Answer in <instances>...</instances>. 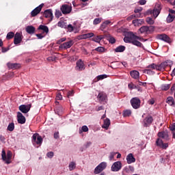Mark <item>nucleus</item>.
<instances>
[{
	"label": "nucleus",
	"mask_w": 175,
	"mask_h": 175,
	"mask_svg": "<svg viewBox=\"0 0 175 175\" xmlns=\"http://www.w3.org/2000/svg\"><path fill=\"white\" fill-rule=\"evenodd\" d=\"M106 77H107V75H98L96 77V79H97L96 81H99V80H103V79H106Z\"/></svg>",
	"instance_id": "46"
},
{
	"label": "nucleus",
	"mask_w": 175,
	"mask_h": 175,
	"mask_svg": "<svg viewBox=\"0 0 175 175\" xmlns=\"http://www.w3.org/2000/svg\"><path fill=\"white\" fill-rule=\"evenodd\" d=\"M73 94H75V92L73 90L68 91L67 93V98H70V96H73Z\"/></svg>",
	"instance_id": "58"
},
{
	"label": "nucleus",
	"mask_w": 175,
	"mask_h": 175,
	"mask_svg": "<svg viewBox=\"0 0 175 175\" xmlns=\"http://www.w3.org/2000/svg\"><path fill=\"white\" fill-rule=\"evenodd\" d=\"M109 24H111V21H105L100 25V30L103 31L105 28L109 25Z\"/></svg>",
	"instance_id": "27"
},
{
	"label": "nucleus",
	"mask_w": 175,
	"mask_h": 175,
	"mask_svg": "<svg viewBox=\"0 0 175 175\" xmlns=\"http://www.w3.org/2000/svg\"><path fill=\"white\" fill-rule=\"evenodd\" d=\"M96 51H98V53H103L105 51V48L103 46H98L95 49Z\"/></svg>",
	"instance_id": "47"
},
{
	"label": "nucleus",
	"mask_w": 175,
	"mask_h": 175,
	"mask_svg": "<svg viewBox=\"0 0 175 175\" xmlns=\"http://www.w3.org/2000/svg\"><path fill=\"white\" fill-rule=\"evenodd\" d=\"M54 139H59V132H55L53 134Z\"/></svg>",
	"instance_id": "60"
},
{
	"label": "nucleus",
	"mask_w": 175,
	"mask_h": 175,
	"mask_svg": "<svg viewBox=\"0 0 175 175\" xmlns=\"http://www.w3.org/2000/svg\"><path fill=\"white\" fill-rule=\"evenodd\" d=\"M144 73L146 75H154V72L150 69H146L144 70Z\"/></svg>",
	"instance_id": "51"
},
{
	"label": "nucleus",
	"mask_w": 175,
	"mask_h": 175,
	"mask_svg": "<svg viewBox=\"0 0 175 175\" xmlns=\"http://www.w3.org/2000/svg\"><path fill=\"white\" fill-rule=\"evenodd\" d=\"M8 131L10 132H13V131H14V123L12 122L8 124Z\"/></svg>",
	"instance_id": "37"
},
{
	"label": "nucleus",
	"mask_w": 175,
	"mask_h": 175,
	"mask_svg": "<svg viewBox=\"0 0 175 175\" xmlns=\"http://www.w3.org/2000/svg\"><path fill=\"white\" fill-rule=\"evenodd\" d=\"M146 21L150 25H152L154 24V20L152 19V18H150V17L146 18Z\"/></svg>",
	"instance_id": "44"
},
{
	"label": "nucleus",
	"mask_w": 175,
	"mask_h": 175,
	"mask_svg": "<svg viewBox=\"0 0 175 175\" xmlns=\"http://www.w3.org/2000/svg\"><path fill=\"white\" fill-rule=\"evenodd\" d=\"M48 61H55L57 59V57L55 56H51L47 58Z\"/></svg>",
	"instance_id": "61"
},
{
	"label": "nucleus",
	"mask_w": 175,
	"mask_h": 175,
	"mask_svg": "<svg viewBox=\"0 0 175 175\" xmlns=\"http://www.w3.org/2000/svg\"><path fill=\"white\" fill-rule=\"evenodd\" d=\"M97 98L98 99L99 102H105V100H106L107 98V96L106 95V93L100 92L98 94Z\"/></svg>",
	"instance_id": "19"
},
{
	"label": "nucleus",
	"mask_w": 175,
	"mask_h": 175,
	"mask_svg": "<svg viewBox=\"0 0 175 175\" xmlns=\"http://www.w3.org/2000/svg\"><path fill=\"white\" fill-rule=\"evenodd\" d=\"M167 63H166V62H162L160 65H159L160 71L165 70V68H167Z\"/></svg>",
	"instance_id": "33"
},
{
	"label": "nucleus",
	"mask_w": 175,
	"mask_h": 175,
	"mask_svg": "<svg viewBox=\"0 0 175 175\" xmlns=\"http://www.w3.org/2000/svg\"><path fill=\"white\" fill-rule=\"evenodd\" d=\"M170 131H172V132H173L174 131H175V123H173V124L170 126Z\"/></svg>",
	"instance_id": "63"
},
{
	"label": "nucleus",
	"mask_w": 175,
	"mask_h": 175,
	"mask_svg": "<svg viewBox=\"0 0 175 175\" xmlns=\"http://www.w3.org/2000/svg\"><path fill=\"white\" fill-rule=\"evenodd\" d=\"M131 114H132V111L129 109H126L123 112L124 117H129V116H131Z\"/></svg>",
	"instance_id": "40"
},
{
	"label": "nucleus",
	"mask_w": 175,
	"mask_h": 175,
	"mask_svg": "<svg viewBox=\"0 0 175 175\" xmlns=\"http://www.w3.org/2000/svg\"><path fill=\"white\" fill-rule=\"evenodd\" d=\"M57 27H59L60 28H64V29H66L68 28V24L66 22L64 21H59L57 23Z\"/></svg>",
	"instance_id": "28"
},
{
	"label": "nucleus",
	"mask_w": 175,
	"mask_h": 175,
	"mask_svg": "<svg viewBox=\"0 0 175 175\" xmlns=\"http://www.w3.org/2000/svg\"><path fill=\"white\" fill-rule=\"evenodd\" d=\"M32 143L34 146L35 144L40 146L43 143V138L38 133H35L32 136Z\"/></svg>",
	"instance_id": "5"
},
{
	"label": "nucleus",
	"mask_w": 175,
	"mask_h": 175,
	"mask_svg": "<svg viewBox=\"0 0 175 175\" xmlns=\"http://www.w3.org/2000/svg\"><path fill=\"white\" fill-rule=\"evenodd\" d=\"M77 39L78 40H83V39H85V35H84V34H82V35L78 36L77 37Z\"/></svg>",
	"instance_id": "59"
},
{
	"label": "nucleus",
	"mask_w": 175,
	"mask_h": 175,
	"mask_svg": "<svg viewBox=\"0 0 175 175\" xmlns=\"http://www.w3.org/2000/svg\"><path fill=\"white\" fill-rule=\"evenodd\" d=\"M7 66H8L10 69H18L21 66L17 63H8Z\"/></svg>",
	"instance_id": "22"
},
{
	"label": "nucleus",
	"mask_w": 175,
	"mask_h": 175,
	"mask_svg": "<svg viewBox=\"0 0 175 175\" xmlns=\"http://www.w3.org/2000/svg\"><path fill=\"white\" fill-rule=\"evenodd\" d=\"M116 53H123L125 51V46L120 45L115 49Z\"/></svg>",
	"instance_id": "31"
},
{
	"label": "nucleus",
	"mask_w": 175,
	"mask_h": 175,
	"mask_svg": "<svg viewBox=\"0 0 175 175\" xmlns=\"http://www.w3.org/2000/svg\"><path fill=\"white\" fill-rule=\"evenodd\" d=\"M138 40L146 42L147 40H144V38L135 35L133 32L128 33L127 36L124 38V42L125 43H131V44L137 46V47H143V44Z\"/></svg>",
	"instance_id": "1"
},
{
	"label": "nucleus",
	"mask_w": 175,
	"mask_h": 175,
	"mask_svg": "<svg viewBox=\"0 0 175 175\" xmlns=\"http://www.w3.org/2000/svg\"><path fill=\"white\" fill-rule=\"evenodd\" d=\"M73 46V40H70L68 42L61 44L59 46V50H66L70 49Z\"/></svg>",
	"instance_id": "9"
},
{
	"label": "nucleus",
	"mask_w": 175,
	"mask_h": 175,
	"mask_svg": "<svg viewBox=\"0 0 175 175\" xmlns=\"http://www.w3.org/2000/svg\"><path fill=\"white\" fill-rule=\"evenodd\" d=\"M121 167H122V163L121 161H116L113 163L111 166L112 172H120L121 170Z\"/></svg>",
	"instance_id": "11"
},
{
	"label": "nucleus",
	"mask_w": 175,
	"mask_h": 175,
	"mask_svg": "<svg viewBox=\"0 0 175 175\" xmlns=\"http://www.w3.org/2000/svg\"><path fill=\"white\" fill-rule=\"evenodd\" d=\"M65 40H66V38H60L57 41V44H61V43H62L63 42H65Z\"/></svg>",
	"instance_id": "56"
},
{
	"label": "nucleus",
	"mask_w": 175,
	"mask_h": 175,
	"mask_svg": "<svg viewBox=\"0 0 175 175\" xmlns=\"http://www.w3.org/2000/svg\"><path fill=\"white\" fill-rule=\"evenodd\" d=\"M68 167L70 172H72V170H75V169H76V163L73 161L70 163Z\"/></svg>",
	"instance_id": "36"
},
{
	"label": "nucleus",
	"mask_w": 175,
	"mask_h": 175,
	"mask_svg": "<svg viewBox=\"0 0 175 175\" xmlns=\"http://www.w3.org/2000/svg\"><path fill=\"white\" fill-rule=\"evenodd\" d=\"M14 33L13 31H10L9 33H8L7 36H6V39H8V40L10 39H13V38H14Z\"/></svg>",
	"instance_id": "38"
},
{
	"label": "nucleus",
	"mask_w": 175,
	"mask_h": 175,
	"mask_svg": "<svg viewBox=\"0 0 175 175\" xmlns=\"http://www.w3.org/2000/svg\"><path fill=\"white\" fill-rule=\"evenodd\" d=\"M165 63H167V66H172L173 65V62H172L170 60L165 61Z\"/></svg>",
	"instance_id": "62"
},
{
	"label": "nucleus",
	"mask_w": 175,
	"mask_h": 175,
	"mask_svg": "<svg viewBox=\"0 0 175 175\" xmlns=\"http://www.w3.org/2000/svg\"><path fill=\"white\" fill-rule=\"evenodd\" d=\"M76 70L81 71L85 69V67L84 66V62H83L81 59L78 60L76 63Z\"/></svg>",
	"instance_id": "15"
},
{
	"label": "nucleus",
	"mask_w": 175,
	"mask_h": 175,
	"mask_svg": "<svg viewBox=\"0 0 175 175\" xmlns=\"http://www.w3.org/2000/svg\"><path fill=\"white\" fill-rule=\"evenodd\" d=\"M31 107H32L31 104L28 105H21L18 107V109L21 113H23V114H27L31 110Z\"/></svg>",
	"instance_id": "8"
},
{
	"label": "nucleus",
	"mask_w": 175,
	"mask_h": 175,
	"mask_svg": "<svg viewBox=\"0 0 175 175\" xmlns=\"http://www.w3.org/2000/svg\"><path fill=\"white\" fill-rule=\"evenodd\" d=\"M26 32L29 33V35H33L35 33V27L33 26H27L26 27Z\"/></svg>",
	"instance_id": "24"
},
{
	"label": "nucleus",
	"mask_w": 175,
	"mask_h": 175,
	"mask_svg": "<svg viewBox=\"0 0 175 175\" xmlns=\"http://www.w3.org/2000/svg\"><path fill=\"white\" fill-rule=\"evenodd\" d=\"M102 22V18H96L94 20L93 24L94 25H98V24H100Z\"/></svg>",
	"instance_id": "41"
},
{
	"label": "nucleus",
	"mask_w": 175,
	"mask_h": 175,
	"mask_svg": "<svg viewBox=\"0 0 175 175\" xmlns=\"http://www.w3.org/2000/svg\"><path fill=\"white\" fill-rule=\"evenodd\" d=\"M170 88V84H165L162 86V90L163 91H167Z\"/></svg>",
	"instance_id": "48"
},
{
	"label": "nucleus",
	"mask_w": 175,
	"mask_h": 175,
	"mask_svg": "<svg viewBox=\"0 0 175 175\" xmlns=\"http://www.w3.org/2000/svg\"><path fill=\"white\" fill-rule=\"evenodd\" d=\"M107 38H108V40L109 42V43H111V44H114V43H116V38L111 36H110V34H109Z\"/></svg>",
	"instance_id": "35"
},
{
	"label": "nucleus",
	"mask_w": 175,
	"mask_h": 175,
	"mask_svg": "<svg viewBox=\"0 0 175 175\" xmlns=\"http://www.w3.org/2000/svg\"><path fill=\"white\" fill-rule=\"evenodd\" d=\"M38 29H41L45 33H49V27L46 25H41L38 27Z\"/></svg>",
	"instance_id": "30"
},
{
	"label": "nucleus",
	"mask_w": 175,
	"mask_h": 175,
	"mask_svg": "<svg viewBox=\"0 0 175 175\" xmlns=\"http://www.w3.org/2000/svg\"><path fill=\"white\" fill-rule=\"evenodd\" d=\"M174 21V16L169 14L168 16L167 17V23H172Z\"/></svg>",
	"instance_id": "39"
},
{
	"label": "nucleus",
	"mask_w": 175,
	"mask_h": 175,
	"mask_svg": "<svg viewBox=\"0 0 175 175\" xmlns=\"http://www.w3.org/2000/svg\"><path fill=\"white\" fill-rule=\"evenodd\" d=\"M157 136H159L161 139H164V140H167V139H169V135L167 134V132L165 131L159 132Z\"/></svg>",
	"instance_id": "21"
},
{
	"label": "nucleus",
	"mask_w": 175,
	"mask_h": 175,
	"mask_svg": "<svg viewBox=\"0 0 175 175\" xmlns=\"http://www.w3.org/2000/svg\"><path fill=\"white\" fill-rule=\"evenodd\" d=\"M44 6V4L42 3L39 6L36 7L34 10H33L31 12V17H36V16H38L42 11V9Z\"/></svg>",
	"instance_id": "10"
},
{
	"label": "nucleus",
	"mask_w": 175,
	"mask_h": 175,
	"mask_svg": "<svg viewBox=\"0 0 175 175\" xmlns=\"http://www.w3.org/2000/svg\"><path fill=\"white\" fill-rule=\"evenodd\" d=\"M133 172H135V167L132 165H127L123 168L122 174L133 173Z\"/></svg>",
	"instance_id": "17"
},
{
	"label": "nucleus",
	"mask_w": 175,
	"mask_h": 175,
	"mask_svg": "<svg viewBox=\"0 0 175 175\" xmlns=\"http://www.w3.org/2000/svg\"><path fill=\"white\" fill-rule=\"evenodd\" d=\"M107 167V163L106 162H102L100 163L98 165H97L94 170V174H99L103 172Z\"/></svg>",
	"instance_id": "4"
},
{
	"label": "nucleus",
	"mask_w": 175,
	"mask_h": 175,
	"mask_svg": "<svg viewBox=\"0 0 175 175\" xmlns=\"http://www.w3.org/2000/svg\"><path fill=\"white\" fill-rule=\"evenodd\" d=\"M46 157L50 159L53 158V157H54V152H49L46 153Z\"/></svg>",
	"instance_id": "57"
},
{
	"label": "nucleus",
	"mask_w": 175,
	"mask_h": 175,
	"mask_svg": "<svg viewBox=\"0 0 175 175\" xmlns=\"http://www.w3.org/2000/svg\"><path fill=\"white\" fill-rule=\"evenodd\" d=\"M66 29H68V32H73L75 27L71 25H68Z\"/></svg>",
	"instance_id": "45"
},
{
	"label": "nucleus",
	"mask_w": 175,
	"mask_h": 175,
	"mask_svg": "<svg viewBox=\"0 0 175 175\" xmlns=\"http://www.w3.org/2000/svg\"><path fill=\"white\" fill-rule=\"evenodd\" d=\"M161 10H162V8H161V5L157 4L153 10H147L144 13V16L153 14V17H154V18H157V16H159V13H161Z\"/></svg>",
	"instance_id": "2"
},
{
	"label": "nucleus",
	"mask_w": 175,
	"mask_h": 175,
	"mask_svg": "<svg viewBox=\"0 0 175 175\" xmlns=\"http://www.w3.org/2000/svg\"><path fill=\"white\" fill-rule=\"evenodd\" d=\"M152 116H148L144 120V126L147 128L148 126H150L151 124H152Z\"/></svg>",
	"instance_id": "18"
},
{
	"label": "nucleus",
	"mask_w": 175,
	"mask_h": 175,
	"mask_svg": "<svg viewBox=\"0 0 175 175\" xmlns=\"http://www.w3.org/2000/svg\"><path fill=\"white\" fill-rule=\"evenodd\" d=\"M131 105L133 109H139L142 101L139 98L134 97L131 100Z\"/></svg>",
	"instance_id": "6"
},
{
	"label": "nucleus",
	"mask_w": 175,
	"mask_h": 175,
	"mask_svg": "<svg viewBox=\"0 0 175 175\" xmlns=\"http://www.w3.org/2000/svg\"><path fill=\"white\" fill-rule=\"evenodd\" d=\"M130 75L133 79H139V77L140 76V73L137 70H133L130 72Z\"/></svg>",
	"instance_id": "25"
},
{
	"label": "nucleus",
	"mask_w": 175,
	"mask_h": 175,
	"mask_svg": "<svg viewBox=\"0 0 175 175\" xmlns=\"http://www.w3.org/2000/svg\"><path fill=\"white\" fill-rule=\"evenodd\" d=\"M55 16L56 18H59L61 17V16H62V12H61V11H59V10H56L55 12Z\"/></svg>",
	"instance_id": "43"
},
{
	"label": "nucleus",
	"mask_w": 175,
	"mask_h": 175,
	"mask_svg": "<svg viewBox=\"0 0 175 175\" xmlns=\"http://www.w3.org/2000/svg\"><path fill=\"white\" fill-rule=\"evenodd\" d=\"M150 29H154V27L152 26H150L148 27V26H142L140 29H139V32H141V33H144V32H148V31Z\"/></svg>",
	"instance_id": "23"
},
{
	"label": "nucleus",
	"mask_w": 175,
	"mask_h": 175,
	"mask_svg": "<svg viewBox=\"0 0 175 175\" xmlns=\"http://www.w3.org/2000/svg\"><path fill=\"white\" fill-rule=\"evenodd\" d=\"M44 17L46 18H49V21H53V18H54V16H53V11L51 10H46L44 12L43 14Z\"/></svg>",
	"instance_id": "14"
},
{
	"label": "nucleus",
	"mask_w": 175,
	"mask_h": 175,
	"mask_svg": "<svg viewBox=\"0 0 175 175\" xmlns=\"http://www.w3.org/2000/svg\"><path fill=\"white\" fill-rule=\"evenodd\" d=\"M142 23H143V21L141 19H135L133 21V24H134L135 27H139V25H142Z\"/></svg>",
	"instance_id": "32"
},
{
	"label": "nucleus",
	"mask_w": 175,
	"mask_h": 175,
	"mask_svg": "<svg viewBox=\"0 0 175 175\" xmlns=\"http://www.w3.org/2000/svg\"><path fill=\"white\" fill-rule=\"evenodd\" d=\"M12 154L11 151L8 150L6 155V152L5 151V150H2L1 158L3 161H4L5 163H7V165H9V163L12 162L10 161V159H12Z\"/></svg>",
	"instance_id": "3"
},
{
	"label": "nucleus",
	"mask_w": 175,
	"mask_h": 175,
	"mask_svg": "<svg viewBox=\"0 0 175 175\" xmlns=\"http://www.w3.org/2000/svg\"><path fill=\"white\" fill-rule=\"evenodd\" d=\"M157 38L160 40H163V42H166V43H172V40L169 36L166 35L165 33L159 34Z\"/></svg>",
	"instance_id": "12"
},
{
	"label": "nucleus",
	"mask_w": 175,
	"mask_h": 175,
	"mask_svg": "<svg viewBox=\"0 0 175 175\" xmlns=\"http://www.w3.org/2000/svg\"><path fill=\"white\" fill-rule=\"evenodd\" d=\"M142 11H143V8L139 7V8H135L134 10V13H139V14H140V12H142Z\"/></svg>",
	"instance_id": "53"
},
{
	"label": "nucleus",
	"mask_w": 175,
	"mask_h": 175,
	"mask_svg": "<svg viewBox=\"0 0 175 175\" xmlns=\"http://www.w3.org/2000/svg\"><path fill=\"white\" fill-rule=\"evenodd\" d=\"M133 18H136V15H135V14L131 15L130 16L127 17L126 20H127V21H132V20H133Z\"/></svg>",
	"instance_id": "54"
},
{
	"label": "nucleus",
	"mask_w": 175,
	"mask_h": 175,
	"mask_svg": "<svg viewBox=\"0 0 175 175\" xmlns=\"http://www.w3.org/2000/svg\"><path fill=\"white\" fill-rule=\"evenodd\" d=\"M163 144V142L162 141V139L158 138L156 141V144L157 146H159V147H161V146H162V144Z\"/></svg>",
	"instance_id": "49"
},
{
	"label": "nucleus",
	"mask_w": 175,
	"mask_h": 175,
	"mask_svg": "<svg viewBox=\"0 0 175 175\" xmlns=\"http://www.w3.org/2000/svg\"><path fill=\"white\" fill-rule=\"evenodd\" d=\"M92 40H93V42H96V43H100V39L99 38L98 36L92 38Z\"/></svg>",
	"instance_id": "50"
},
{
	"label": "nucleus",
	"mask_w": 175,
	"mask_h": 175,
	"mask_svg": "<svg viewBox=\"0 0 175 175\" xmlns=\"http://www.w3.org/2000/svg\"><path fill=\"white\" fill-rule=\"evenodd\" d=\"M85 39H88L89 38H92L94 36V33H85Z\"/></svg>",
	"instance_id": "52"
},
{
	"label": "nucleus",
	"mask_w": 175,
	"mask_h": 175,
	"mask_svg": "<svg viewBox=\"0 0 175 175\" xmlns=\"http://www.w3.org/2000/svg\"><path fill=\"white\" fill-rule=\"evenodd\" d=\"M17 121L18 124H25V116L23 115V113L20 111L17 112Z\"/></svg>",
	"instance_id": "16"
},
{
	"label": "nucleus",
	"mask_w": 175,
	"mask_h": 175,
	"mask_svg": "<svg viewBox=\"0 0 175 175\" xmlns=\"http://www.w3.org/2000/svg\"><path fill=\"white\" fill-rule=\"evenodd\" d=\"M60 10L63 14H69L72 12V6L64 4L61 6Z\"/></svg>",
	"instance_id": "7"
},
{
	"label": "nucleus",
	"mask_w": 175,
	"mask_h": 175,
	"mask_svg": "<svg viewBox=\"0 0 175 175\" xmlns=\"http://www.w3.org/2000/svg\"><path fill=\"white\" fill-rule=\"evenodd\" d=\"M109 126H110V119L107 118L104 120V124L102 126V128L104 129H109Z\"/></svg>",
	"instance_id": "26"
},
{
	"label": "nucleus",
	"mask_w": 175,
	"mask_h": 175,
	"mask_svg": "<svg viewBox=\"0 0 175 175\" xmlns=\"http://www.w3.org/2000/svg\"><path fill=\"white\" fill-rule=\"evenodd\" d=\"M148 69H154V70H160L159 65H157L155 64H152L146 67Z\"/></svg>",
	"instance_id": "29"
},
{
	"label": "nucleus",
	"mask_w": 175,
	"mask_h": 175,
	"mask_svg": "<svg viewBox=\"0 0 175 175\" xmlns=\"http://www.w3.org/2000/svg\"><path fill=\"white\" fill-rule=\"evenodd\" d=\"M139 5H146V3H147V1H146V0H140L139 1Z\"/></svg>",
	"instance_id": "64"
},
{
	"label": "nucleus",
	"mask_w": 175,
	"mask_h": 175,
	"mask_svg": "<svg viewBox=\"0 0 175 175\" xmlns=\"http://www.w3.org/2000/svg\"><path fill=\"white\" fill-rule=\"evenodd\" d=\"M128 88H129V90H135V88H136V85L133 83H129L128 85Z\"/></svg>",
	"instance_id": "55"
},
{
	"label": "nucleus",
	"mask_w": 175,
	"mask_h": 175,
	"mask_svg": "<svg viewBox=\"0 0 175 175\" xmlns=\"http://www.w3.org/2000/svg\"><path fill=\"white\" fill-rule=\"evenodd\" d=\"M126 161H127V163L129 165H131V163H133L136 162V159H135L132 153H130L126 157Z\"/></svg>",
	"instance_id": "20"
},
{
	"label": "nucleus",
	"mask_w": 175,
	"mask_h": 175,
	"mask_svg": "<svg viewBox=\"0 0 175 175\" xmlns=\"http://www.w3.org/2000/svg\"><path fill=\"white\" fill-rule=\"evenodd\" d=\"M22 40H23V35H21V33L16 32L14 38V44H20Z\"/></svg>",
	"instance_id": "13"
},
{
	"label": "nucleus",
	"mask_w": 175,
	"mask_h": 175,
	"mask_svg": "<svg viewBox=\"0 0 175 175\" xmlns=\"http://www.w3.org/2000/svg\"><path fill=\"white\" fill-rule=\"evenodd\" d=\"M83 132H88V126H83L81 127V130H79V134L81 135Z\"/></svg>",
	"instance_id": "42"
},
{
	"label": "nucleus",
	"mask_w": 175,
	"mask_h": 175,
	"mask_svg": "<svg viewBox=\"0 0 175 175\" xmlns=\"http://www.w3.org/2000/svg\"><path fill=\"white\" fill-rule=\"evenodd\" d=\"M167 103H168V105H170V106H174V98H173V97H172V96L167 97Z\"/></svg>",
	"instance_id": "34"
}]
</instances>
